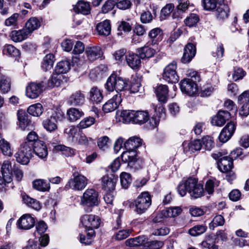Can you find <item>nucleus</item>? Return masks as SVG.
<instances>
[{
    "label": "nucleus",
    "mask_w": 249,
    "mask_h": 249,
    "mask_svg": "<svg viewBox=\"0 0 249 249\" xmlns=\"http://www.w3.org/2000/svg\"><path fill=\"white\" fill-rule=\"evenodd\" d=\"M230 12L229 6L227 4H222L217 8L215 16L219 20H224L228 18Z\"/></svg>",
    "instance_id": "nucleus-32"
},
{
    "label": "nucleus",
    "mask_w": 249,
    "mask_h": 249,
    "mask_svg": "<svg viewBox=\"0 0 249 249\" xmlns=\"http://www.w3.org/2000/svg\"><path fill=\"white\" fill-rule=\"evenodd\" d=\"M85 102V96L80 91H76L72 93L69 97L68 102L73 106H79L82 105Z\"/></svg>",
    "instance_id": "nucleus-25"
},
{
    "label": "nucleus",
    "mask_w": 249,
    "mask_h": 249,
    "mask_svg": "<svg viewBox=\"0 0 249 249\" xmlns=\"http://www.w3.org/2000/svg\"><path fill=\"white\" fill-rule=\"evenodd\" d=\"M120 178L122 187L124 189L128 188L132 181L131 175L128 173L123 172L120 175Z\"/></svg>",
    "instance_id": "nucleus-52"
},
{
    "label": "nucleus",
    "mask_w": 249,
    "mask_h": 249,
    "mask_svg": "<svg viewBox=\"0 0 249 249\" xmlns=\"http://www.w3.org/2000/svg\"><path fill=\"white\" fill-rule=\"evenodd\" d=\"M54 63V56L53 54L49 53L45 55L43 58L42 64V69L46 71L50 70L53 67Z\"/></svg>",
    "instance_id": "nucleus-37"
},
{
    "label": "nucleus",
    "mask_w": 249,
    "mask_h": 249,
    "mask_svg": "<svg viewBox=\"0 0 249 249\" xmlns=\"http://www.w3.org/2000/svg\"><path fill=\"white\" fill-rule=\"evenodd\" d=\"M177 64L172 62L164 69L162 74L163 79L168 83H176L178 82L179 77L177 73Z\"/></svg>",
    "instance_id": "nucleus-10"
},
{
    "label": "nucleus",
    "mask_w": 249,
    "mask_h": 249,
    "mask_svg": "<svg viewBox=\"0 0 249 249\" xmlns=\"http://www.w3.org/2000/svg\"><path fill=\"white\" fill-rule=\"evenodd\" d=\"M217 164L221 171L227 172L231 169L233 167V159L231 156H225L220 159Z\"/></svg>",
    "instance_id": "nucleus-24"
},
{
    "label": "nucleus",
    "mask_w": 249,
    "mask_h": 249,
    "mask_svg": "<svg viewBox=\"0 0 249 249\" xmlns=\"http://www.w3.org/2000/svg\"><path fill=\"white\" fill-rule=\"evenodd\" d=\"M231 114L228 111L220 110L216 115L213 117L211 124L213 125L221 126L226 123V120H228Z\"/></svg>",
    "instance_id": "nucleus-18"
},
{
    "label": "nucleus",
    "mask_w": 249,
    "mask_h": 249,
    "mask_svg": "<svg viewBox=\"0 0 249 249\" xmlns=\"http://www.w3.org/2000/svg\"><path fill=\"white\" fill-rule=\"evenodd\" d=\"M67 114L71 122H74L80 119L83 113L75 108H71L67 110Z\"/></svg>",
    "instance_id": "nucleus-44"
},
{
    "label": "nucleus",
    "mask_w": 249,
    "mask_h": 249,
    "mask_svg": "<svg viewBox=\"0 0 249 249\" xmlns=\"http://www.w3.org/2000/svg\"><path fill=\"white\" fill-rule=\"evenodd\" d=\"M44 85L43 82H32L26 87V94L28 97L31 99H36L39 97L42 92Z\"/></svg>",
    "instance_id": "nucleus-12"
},
{
    "label": "nucleus",
    "mask_w": 249,
    "mask_h": 249,
    "mask_svg": "<svg viewBox=\"0 0 249 249\" xmlns=\"http://www.w3.org/2000/svg\"><path fill=\"white\" fill-rule=\"evenodd\" d=\"M189 150L192 152L203 149L201 140H195L190 142L188 145Z\"/></svg>",
    "instance_id": "nucleus-61"
},
{
    "label": "nucleus",
    "mask_w": 249,
    "mask_h": 249,
    "mask_svg": "<svg viewBox=\"0 0 249 249\" xmlns=\"http://www.w3.org/2000/svg\"><path fill=\"white\" fill-rule=\"evenodd\" d=\"M94 123L95 119L93 117H86L79 123L78 126L80 129H85L90 126Z\"/></svg>",
    "instance_id": "nucleus-60"
},
{
    "label": "nucleus",
    "mask_w": 249,
    "mask_h": 249,
    "mask_svg": "<svg viewBox=\"0 0 249 249\" xmlns=\"http://www.w3.org/2000/svg\"><path fill=\"white\" fill-rule=\"evenodd\" d=\"M85 53L88 59L93 61L103 55V51L99 46L89 47L86 49Z\"/></svg>",
    "instance_id": "nucleus-20"
},
{
    "label": "nucleus",
    "mask_w": 249,
    "mask_h": 249,
    "mask_svg": "<svg viewBox=\"0 0 249 249\" xmlns=\"http://www.w3.org/2000/svg\"><path fill=\"white\" fill-rule=\"evenodd\" d=\"M74 10L77 13L87 15L90 12V6L89 2L80 0L75 5Z\"/></svg>",
    "instance_id": "nucleus-29"
},
{
    "label": "nucleus",
    "mask_w": 249,
    "mask_h": 249,
    "mask_svg": "<svg viewBox=\"0 0 249 249\" xmlns=\"http://www.w3.org/2000/svg\"><path fill=\"white\" fill-rule=\"evenodd\" d=\"M17 116L19 127L23 130H25L31 123L29 115L25 110H19Z\"/></svg>",
    "instance_id": "nucleus-19"
},
{
    "label": "nucleus",
    "mask_w": 249,
    "mask_h": 249,
    "mask_svg": "<svg viewBox=\"0 0 249 249\" xmlns=\"http://www.w3.org/2000/svg\"><path fill=\"white\" fill-rule=\"evenodd\" d=\"M131 231L129 229L122 230L115 233L113 237L116 240H122L126 238L131 233Z\"/></svg>",
    "instance_id": "nucleus-63"
},
{
    "label": "nucleus",
    "mask_w": 249,
    "mask_h": 249,
    "mask_svg": "<svg viewBox=\"0 0 249 249\" xmlns=\"http://www.w3.org/2000/svg\"><path fill=\"white\" fill-rule=\"evenodd\" d=\"M54 148L57 151H61L62 154L66 157H71L75 154L74 150L73 149L64 145H55Z\"/></svg>",
    "instance_id": "nucleus-51"
},
{
    "label": "nucleus",
    "mask_w": 249,
    "mask_h": 249,
    "mask_svg": "<svg viewBox=\"0 0 249 249\" xmlns=\"http://www.w3.org/2000/svg\"><path fill=\"white\" fill-rule=\"evenodd\" d=\"M35 223V218L30 214L22 215L17 222L18 227L24 230L31 229L34 226Z\"/></svg>",
    "instance_id": "nucleus-14"
},
{
    "label": "nucleus",
    "mask_w": 249,
    "mask_h": 249,
    "mask_svg": "<svg viewBox=\"0 0 249 249\" xmlns=\"http://www.w3.org/2000/svg\"><path fill=\"white\" fill-rule=\"evenodd\" d=\"M141 59L139 54L138 55L132 52H128L126 62L132 69H137L141 66Z\"/></svg>",
    "instance_id": "nucleus-23"
},
{
    "label": "nucleus",
    "mask_w": 249,
    "mask_h": 249,
    "mask_svg": "<svg viewBox=\"0 0 249 249\" xmlns=\"http://www.w3.org/2000/svg\"><path fill=\"white\" fill-rule=\"evenodd\" d=\"M89 99L93 103L96 104L100 103L103 99L100 89L96 87L92 88L89 91Z\"/></svg>",
    "instance_id": "nucleus-36"
},
{
    "label": "nucleus",
    "mask_w": 249,
    "mask_h": 249,
    "mask_svg": "<svg viewBox=\"0 0 249 249\" xmlns=\"http://www.w3.org/2000/svg\"><path fill=\"white\" fill-rule=\"evenodd\" d=\"M114 56L116 60L121 63H125L127 57L126 50L125 49H121L117 51L114 54Z\"/></svg>",
    "instance_id": "nucleus-56"
},
{
    "label": "nucleus",
    "mask_w": 249,
    "mask_h": 249,
    "mask_svg": "<svg viewBox=\"0 0 249 249\" xmlns=\"http://www.w3.org/2000/svg\"><path fill=\"white\" fill-rule=\"evenodd\" d=\"M121 93H117L108 100L103 106V110L105 113L112 112L117 108L122 102Z\"/></svg>",
    "instance_id": "nucleus-13"
},
{
    "label": "nucleus",
    "mask_w": 249,
    "mask_h": 249,
    "mask_svg": "<svg viewBox=\"0 0 249 249\" xmlns=\"http://www.w3.org/2000/svg\"><path fill=\"white\" fill-rule=\"evenodd\" d=\"M202 144L203 149L210 151L214 146V142L213 138L209 136H207L202 138Z\"/></svg>",
    "instance_id": "nucleus-55"
},
{
    "label": "nucleus",
    "mask_w": 249,
    "mask_h": 249,
    "mask_svg": "<svg viewBox=\"0 0 249 249\" xmlns=\"http://www.w3.org/2000/svg\"><path fill=\"white\" fill-rule=\"evenodd\" d=\"M225 220L223 217L221 215H217L210 223V228L213 230L216 227L223 226Z\"/></svg>",
    "instance_id": "nucleus-57"
},
{
    "label": "nucleus",
    "mask_w": 249,
    "mask_h": 249,
    "mask_svg": "<svg viewBox=\"0 0 249 249\" xmlns=\"http://www.w3.org/2000/svg\"><path fill=\"white\" fill-rule=\"evenodd\" d=\"M40 26V22L37 18H31L26 22L24 29L30 35L34 31L37 29Z\"/></svg>",
    "instance_id": "nucleus-34"
},
{
    "label": "nucleus",
    "mask_w": 249,
    "mask_h": 249,
    "mask_svg": "<svg viewBox=\"0 0 249 249\" xmlns=\"http://www.w3.org/2000/svg\"><path fill=\"white\" fill-rule=\"evenodd\" d=\"M27 112L34 116H39L43 112V107L41 104L37 103L30 106L27 109Z\"/></svg>",
    "instance_id": "nucleus-45"
},
{
    "label": "nucleus",
    "mask_w": 249,
    "mask_h": 249,
    "mask_svg": "<svg viewBox=\"0 0 249 249\" xmlns=\"http://www.w3.org/2000/svg\"><path fill=\"white\" fill-rule=\"evenodd\" d=\"M29 35L26 30L23 28L22 30L12 31L10 34V37L13 41L18 42L26 39Z\"/></svg>",
    "instance_id": "nucleus-30"
},
{
    "label": "nucleus",
    "mask_w": 249,
    "mask_h": 249,
    "mask_svg": "<svg viewBox=\"0 0 249 249\" xmlns=\"http://www.w3.org/2000/svg\"><path fill=\"white\" fill-rule=\"evenodd\" d=\"M24 202L28 206L36 210H39L41 208V205L38 201L28 196L24 195L22 197Z\"/></svg>",
    "instance_id": "nucleus-42"
},
{
    "label": "nucleus",
    "mask_w": 249,
    "mask_h": 249,
    "mask_svg": "<svg viewBox=\"0 0 249 249\" xmlns=\"http://www.w3.org/2000/svg\"><path fill=\"white\" fill-rule=\"evenodd\" d=\"M81 222L89 231H93V229H97L99 227L100 224V219L95 215L85 214L81 217Z\"/></svg>",
    "instance_id": "nucleus-11"
},
{
    "label": "nucleus",
    "mask_w": 249,
    "mask_h": 249,
    "mask_svg": "<svg viewBox=\"0 0 249 249\" xmlns=\"http://www.w3.org/2000/svg\"><path fill=\"white\" fill-rule=\"evenodd\" d=\"M178 192L181 196L186 195L188 192L190 196L194 199L201 197L204 194L203 185L198 183L195 178H190L182 181L178 186Z\"/></svg>",
    "instance_id": "nucleus-1"
},
{
    "label": "nucleus",
    "mask_w": 249,
    "mask_h": 249,
    "mask_svg": "<svg viewBox=\"0 0 249 249\" xmlns=\"http://www.w3.org/2000/svg\"><path fill=\"white\" fill-rule=\"evenodd\" d=\"M238 102L243 104L240 110V115L247 117L249 114V91H245L238 97Z\"/></svg>",
    "instance_id": "nucleus-15"
},
{
    "label": "nucleus",
    "mask_w": 249,
    "mask_h": 249,
    "mask_svg": "<svg viewBox=\"0 0 249 249\" xmlns=\"http://www.w3.org/2000/svg\"><path fill=\"white\" fill-rule=\"evenodd\" d=\"M145 240V236H140L127 239L125 241V244L126 246L130 247H144Z\"/></svg>",
    "instance_id": "nucleus-39"
},
{
    "label": "nucleus",
    "mask_w": 249,
    "mask_h": 249,
    "mask_svg": "<svg viewBox=\"0 0 249 249\" xmlns=\"http://www.w3.org/2000/svg\"><path fill=\"white\" fill-rule=\"evenodd\" d=\"M141 89H142L141 78L136 75L132 76L130 87L129 89L130 92L137 93Z\"/></svg>",
    "instance_id": "nucleus-40"
},
{
    "label": "nucleus",
    "mask_w": 249,
    "mask_h": 249,
    "mask_svg": "<svg viewBox=\"0 0 249 249\" xmlns=\"http://www.w3.org/2000/svg\"><path fill=\"white\" fill-rule=\"evenodd\" d=\"M117 0H107L106 1L102 7V11L103 13H107L112 10L116 6Z\"/></svg>",
    "instance_id": "nucleus-62"
},
{
    "label": "nucleus",
    "mask_w": 249,
    "mask_h": 249,
    "mask_svg": "<svg viewBox=\"0 0 249 249\" xmlns=\"http://www.w3.org/2000/svg\"><path fill=\"white\" fill-rule=\"evenodd\" d=\"M163 245V242L161 241H148L147 238L145 237L143 248L145 249H160Z\"/></svg>",
    "instance_id": "nucleus-47"
},
{
    "label": "nucleus",
    "mask_w": 249,
    "mask_h": 249,
    "mask_svg": "<svg viewBox=\"0 0 249 249\" xmlns=\"http://www.w3.org/2000/svg\"><path fill=\"white\" fill-rule=\"evenodd\" d=\"M188 76L190 78L184 79L180 81V87L183 92L192 96L197 91L196 83L200 81V77L197 71H191L188 73Z\"/></svg>",
    "instance_id": "nucleus-2"
},
{
    "label": "nucleus",
    "mask_w": 249,
    "mask_h": 249,
    "mask_svg": "<svg viewBox=\"0 0 249 249\" xmlns=\"http://www.w3.org/2000/svg\"><path fill=\"white\" fill-rule=\"evenodd\" d=\"M156 93L159 101L165 102L168 99V89L166 85H161L156 89Z\"/></svg>",
    "instance_id": "nucleus-33"
},
{
    "label": "nucleus",
    "mask_w": 249,
    "mask_h": 249,
    "mask_svg": "<svg viewBox=\"0 0 249 249\" xmlns=\"http://www.w3.org/2000/svg\"><path fill=\"white\" fill-rule=\"evenodd\" d=\"M128 82L126 79L113 73L107 78L106 88L108 91L115 90L119 93V92L125 91L127 89Z\"/></svg>",
    "instance_id": "nucleus-3"
},
{
    "label": "nucleus",
    "mask_w": 249,
    "mask_h": 249,
    "mask_svg": "<svg viewBox=\"0 0 249 249\" xmlns=\"http://www.w3.org/2000/svg\"><path fill=\"white\" fill-rule=\"evenodd\" d=\"M207 227L204 225H196L188 231V233L193 236H197L204 233L207 230Z\"/></svg>",
    "instance_id": "nucleus-46"
},
{
    "label": "nucleus",
    "mask_w": 249,
    "mask_h": 249,
    "mask_svg": "<svg viewBox=\"0 0 249 249\" xmlns=\"http://www.w3.org/2000/svg\"><path fill=\"white\" fill-rule=\"evenodd\" d=\"M142 145V140L137 137H132L129 138L124 143L126 150L135 151V150Z\"/></svg>",
    "instance_id": "nucleus-28"
},
{
    "label": "nucleus",
    "mask_w": 249,
    "mask_h": 249,
    "mask_svg": "<svg viewBox=\"0 0 249 249\" xmlns=\"http://www.w3.org/2000/svg\"><path fill=\"white\" fill-rule=\"evenodd\" d=\"M33 143L29 142H23L20 145L18 152L16 153L15 157L17 161L23 164H27L34 153Z\"/></svg>",
    "instance_id": "nucleus-5"
},
{
    "label": "nucleus",
    "mask_w": 249,
    "mask_h": 249,
    "mask_svg": "<svg viewBox=\"0 0 249 249\" xmlns=\"http://www.w3.org/2000/svg\"><path fill=\"white\" fill-rule=\"evenodd\" d=\"M224 53V49L223 45L220 43L217 45L215 51H214L212 52V55L216 59L220 60V59L223 57Z\"/></svg>",
    "instance_id": "nucleus-64"
},
{
    "label": "nucleus",
    "mask_w": 249,
    "mask_h": 249,
    "mask_svg": "<svg viewBox=\"0 0 249 249\" xmlns=\"http://www.w3.org/2000/svg\"><path fill=\"white\" fill-rule=\"evenodd\" d=\"M64 76L63 74L55 71L48 80L47 83L48 86L51 88L58 87L61 85Z\"/></svg>",
    "instance_id": "nucleus-31"
},
{
    "label": "nucleus",
    "mask_w": 249,
    "mask_h": 249,
    "mask_svg": "<svg viewBox=\"0 0 249 249\" xmlns=\"http://www.w3.org/2000/svg\"><path fill=\"white\" fill-rule=\"evenodd\" d=\"M121 116L126 123L132 122L142 124L149 119L148 113L146 111L124 110L122 111Z\"/></svg>",
    "instance_id": "nucleus-4"
},
{
    "label": "nucleus",
    "mask_w": 249,
    "mask_h": 249,
    "mask_svg": "<svg viewBox=\"0 0 249 249\" xmlns=\"http://www.w3.org/2000/svg\"><path fill=\"white\" fill-rule=\"evenodd\" d=\"M198 16L195 14H191L184 20L185 25L189 27L195 26L199 21Z\"/></svg>",
    "instance_id": "nucleus-53"
},
{
    "label": "nucleus",
    "mask_w": 249,
    "mask_h": 249,
    "mask_svg": "<svg viewBox=\"0 0 249 249\" xmlns=\"http://www.w3.org/2000/svg\"><path fill=\"white\" fill-rule=\"evenodd\" d=\"M235 125L232 122H230L222 129L219 136V139L222 142H227L233 135L235 130Z\"/></svg>",
    "instance_id": "nucleus-16"
},
{
    "label": "nucleus",
    "mask_w": 249,
    "mask_h": 249,
    "mask_svg": "<svg viewBox=\"0 0 249 249\" xmlns=\"http://www.w3.org/2000/svg\"><path fill=\"white\" fill-rule=\"evenodd\" d=\"M96 30L100 35L107 36L111 32V25L109 20H105L99 23L96 26Z\"/></svg>",
    "instance_id": "nucleus-27"
},
{
    "label": "nucleus",
    "mask_w": 249,
    "mask_h": 249,
    "mask_svg": "<svg viewBox=\"0 0 249 249\" xmlns=\"http://www.w3.org/2000/svg\"><path fill=\"white\" fill-rule=\"evenodd\" d=\"M33 186L35 189L41 191H48L50 188V184L44 179H38L33 182Z\"/></svg>",
    "instance_id": "nucleus-38"
},
{
    "label": "nucleus",
    "mask_w": 249,
    "mask_h": 249,
    "mask_svg": "<svg viewBox=\"0 0 249 249\" xmlns=\"http://www.w3.org/2000/svg\"><path fill=\"white\" fill-rule=\"evenodd\" d=\"M117 180L113 175L103 176L101 178L102 188L106 192H111L115 189Z\"/></svg>",
    "instance_id": "nucleus-17"
},
{
    "label": "nucleus",
    "mask_w": 249,
    "mask_h": 249,
    "mask_svg": "<svg viewBox=\"0 0 249 249\" xmlns=\"http://www.w3.org/2000/svg\"><path fill=\"white\" fill-rule=\"evenodd\" d=\"M2 52L4 54L14 57H18L20 54L19 50L12 45H5L3 48Z\"/></svg>",
    "instance_id": "nucleus-49"
},
{
    "label": "nucleus",
    "mask_w": 249,
    "mask_h": 249,
    "mask_svg": "<svg viewBox=\"0 0 249 249\" xmlns=\"http://www.w3.org/2000/svg\"><path fill=\"white\" fill-rule=\"evenodd\" d=\"M33 150L34 153L41 159L46 158L48 154L47 146L42 141L36 142L33 146Z\"/></svg>",
    "instance_id": "nucleus-21"
},
{
    "label": "nucleus",
    "mask_w": 249,
    "mask_h": 249,
    "mask_svg": "<svg viewBox=\"0 0 249 249\" xmlns=\"http://www.w3.org/2000/svg\"><path fill=\"white\" fill-rule=\"evenodd\" d=\"M1 172L2 177H0V191L5 187L6 183L12 181V165L10 161L5 160L1 166Z\"/></svg>",
    "instance_id": "nucleus-9"
},
{
    "label": "nucleus",
    "mask_w": 249,
    "mask_h": 249,
    "mask_svg": "<svg viewBox=\"0 0 249 249\" xmlns=\"http://www.w3.org/2000/svg\"><path fill=\"white\" fill-rule=\"evenodd\" d=\"M122 160L128 163V165L132 166L137 161V153L136 151L126 150L121 155Z\"/></svg>",
    "instance_id": "nucleus-26"
},
{
    "label": "nucleus",
    "mask_w": 249,
    "mask_h": 249,
    "mask_svg": "<svg viewBox=\"0 0 249 249\" xmlns=\"http://www.w3.org/2000/svg\"><path fill=\"white\" fill-rule=\"evenodd\" d=\"M70 69V63L67 60L61 61L57 63L55 71L59 73H67Z\"/></svg>",
    "instance_id": "nucleus-48"
},
{
    "label": "nucleus",
    "mask_w": 249,
    "mask_h": 249,
    "mask_svg": "<svg viewBox=\"0 0 249 249\" xmlns=\"http://www.w3.org/2000/svg\"><path fill=\"white\" fill-rule=\"evenodd\" d=\"M11 88V81L10 79L5 75L0 76V90L2 93L8 92Z\"/></svg>",
    "instance_id": "nucleus-41"
},
{
    "label": "nucleus",
    "mask_w": 249,
    "mask_h": 249,
    "mask_svg": "<svg viewBox=\"0 0 249 249\" xmlns=\"http://www.w3.org/2000/svg\"><path fill=\"white\" fill-rule=\"evenodd\" d=\"M196 53V47L194 44L188 43L184 48V51L181 58L182 62L187 63L191 61Z\"/></svg>",
    "instance_id": "nucleus-22"
},
{
    "label": "nucleus",
    "mask_w": 249,
    "mask_h": 249,
    "mask_svg": "<svg viewBox=\"0 0 249 249\" xmlns=\"http://www.w3.org/2000/svg\"><path fill=\"white\" fill-rule=\"evenodd\" d=\"M0 149L2 153L5 156H11L12 155L9 142L3 139L0 140Z\"/></svg>",
    "instance_id": "nucleus-50"
},
{
    "label": "nucleus",
    "mask_w": 249,
    "mask_h": 249,
    "mask_svg": "<svg viewBox=\"0 0 249 249\" xmlns=\"http://www.w3.org/2000/svg\"><path fill=\"white\" fill-rule=\"evenodd\" d=\"M88 179L84 176L78 172L73 173V178L68 182L70 187L74 190L81 191L83 190L88 184Z\"/></svg>",
    "instance_id": "nucleus-8"
},
{
    "label": "nucleus",
    "mask_w": 249,
    "mask_h": 249,
    "mask_svg": "<svg viewBox=\"0 0 249 249\" xmlns=\"http://www.w3.org/2000/svg\"><path fill=\"white\" fill-rule=\"evenodd\" d=\"M42 124L47 131L52 132L54 131L57 128L56 124L51 117L50 119H47L44 120Z\"/></svg>",
    "instance_id": "nucleus-59"
},
{
    "label": "nucleus",
    "mask_w": 249,
    "mask_h": 249,
    "mask_svg": "<svg viewBox=\"0 0 249 249\" xmlns=\"http://www.w3.org/2000/svg\"><path fill=\"white\" fill-rule=\"evenodd\" d=\"M182 210L179 207H170L162 211L164 217H176L181 213Z\"/></svg>",
    "instance_id": "nucleus-43"
},
{
    "label": "nucleus",
    "mask_w": 249,
    "mask_h": 249,
    "mask_svg": "<svg viewBox=\"0 0 249 249\" xmlns=\"http://www.w3.org/2000/svg\"><path fill=\"white\" fill-rule=\"evenodd\" d=\"M94 231H91L88 233L87 235L80 234V241L81 243L87 245H90L92 242V238L94 236Z\"/></svg>",
    "instance_id": "nucleus-54"
},
{
    "label": "nucleus",
    "mask_w": 249,
    "mask_h": 249,
    "mask_svg": "<svg viewBox=\"0 0 249 249\" xmlns=\"http://www.w3.org/2000/svg\"><path fill=\"white\" fill-rule=\"evenodd\" d=\"M137 52L141 59H144L153 57L156 53V51L147 46H144L137 49Z\"/></svg>",
    "instance_id": "nucleus-35"
},
{
    "label": "nucleus",
    "mask_w": 249,
    "mask_h": 249,
    "mask_svg": "<svg viewBox=\"0 0 249 249\" xmlns=\"http://www.w3.org/2000/svg\"><path fill=\"white\" fill-rule=\"evenodd\" d=\"M80 204L88 208L98 204V193L93 189H88L81 197Z\"/></svg>",
    "instance_id": "nucleus-7"
},
{
    "label": "nucleus",
    "mask_w": 249,
    "mask_h": 249,
    "mask_svg": "<svg viewBox=\"0 0 249 249\" xmlns=\"http://www.w3.org/2000/svg\"><path fill=\"white\" fill-rule=\"evenodd\" d=\"M132 3L130 0H117L116 7L122 10H126L131 8Z\"/></svg>",
    "instance_id": "nucleus-58"
},
{
    "label": "nucleus",
    "mask_w": 249,
    "mask_h": 249,
    "mask_svg": "<svg viewBox=\"0 0 249 249\" xmlns=\"http://www.w3.org/2000/svg\"><path fill=\"white\" fill-rule=\"evenodd\" d=\"M151 204V198L147 192L142 193L134 201L135 211L138 214L144 213Z\"/></svg>",
    "instance_id": "nucleus-6"
}]
</instances>
